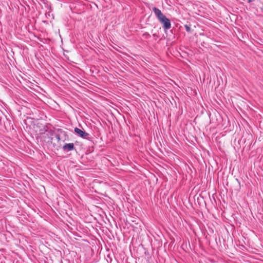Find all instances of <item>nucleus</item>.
Wrapping results in <instances>:
<instances>
[{
	"instance_id": "obj_7",
	"label": "nucleus",
	"mask_w": 263,
	"mask_h": 263,
	"mask_svg": "<svg viewBox=\"0 0 263 263\" xmlns=\"http://www.w3.org/2000/svg\"><path fill=\"white\" fill-rule=\"evenodd\" d=\"M248 3H251V2H252L253 1H254V0H248Z\"/></svg>"
},
{
	"instance_id": "obj_4",
	"label": "nucleus",
	"mask_w": 263,
	"mask_h": 263,
	"mask_svg": "<svg viewBox=\"0 0 263 263\" xmlns=\"http://www.w3.org/2000/svg\"><path fill=\"white\" fill-rule=\"evenodd\" d=\"M184 28H185V30L187 32H191V27L187 25H184Z\"/></svg>"
},
{
	"instance_id": "obj_1",
	"label": "nucleus",
	"mask_w": 263,
	"mask_h": 263,
	"mask_svg": "<svg viewBox=\"0 0 263 263\" xmlns=\"http://www.w3.org/2000/svg\"><path fill=\"white\" fill-rule=\"evenodd\" d=\"M152 10L158 20L162 25L163 28L165 30L170 29L171 28L170 20L162 13L161 11L159 9L154 7L152 8Z\"/></svg>"
},
{
	"instance_id": "obj_3",
	"label": "nucleus",
	"mask_w": 263,
	"mask_h": 263,
	"mask_svg": "<svg viewBox=\"0 0 263 263\" xmlns=\"http://www.w3.org/2000/svg\"><path fill=\"white\" fill-rule=\"evenodd\" d=\"M62 149L64 152H69L74 149V146L73 143H66L62 147Z\"/></svg>"
},
{
	"instance_id": "obj_2",
	"label": "nucleus",
	"mask_w": 263,
	"mask_h": 263,
	"mask_svg": "<svg viewBox=\"0 0 263 263\" xmlns=\"http://www.w3.org/2000/svg\"><path fill=\"white\" fill-rule=\"evenodd\" d=\"M74 133L77 134L79 136L83 138H86V137L89 135V134L84 131H83L81 129L76 127L74 129Z\"/></svg>"
},
{
	"instance_id": "obj_6",
	"label": "nucleus",
	"mask_w": 263,
	"mask_h": 263,
	"mask_svg": "<svg viewBox=\"0 0 263 263\" xmlns=\"http://www.w3.org/2000/svg\"><path fill=\"white\" fill-rule=\"evenodd\" d=\"M143 36H149V34L148 32H145L143 34Z\"/></svg>"
},
{
	"instance_id": "obj_5",
	"label": "nucleus",
	"mask_w": 263,
	"mask_h": 263,
	"mask_svg": "<svg viewBox=\"0 0 263 263\" xmlns=\"http://www.w3.org/2000/svg\"><path fill=\"white\" fill-rule=\"evenodd\" d=\"M55 138L57 139L58 141H59L61 140L60 136L59 135H56Z\"/></svg>"
}]
</instances>
